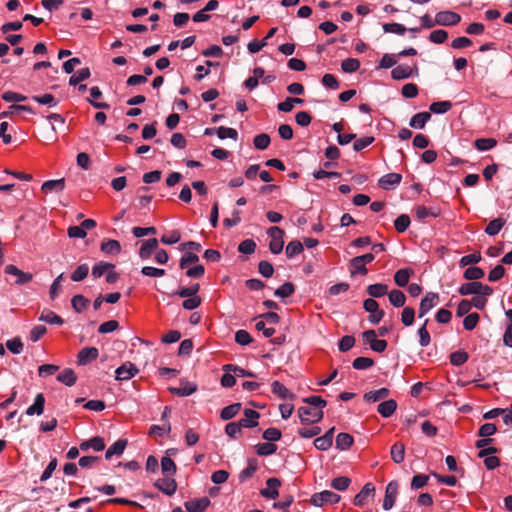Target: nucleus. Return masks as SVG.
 <instances>
[{
  "label": "nucleus",
  "instance_id": "nucleus-1",
  "mask_svg": "<svg viewBox=\"0 0 512 512\" xmlns=\"http://www.w3.org/2000/svg\"><path fill=\"white\" fill-rule=\"evenodd\" d=\"M298 415L301 422L304 423H318L323 418V410L309 407V406H301L298 408Z\"/></svg>",
  "mask_w": 512,
  "mask_h": 512
},
{
  "label": "nucleus",
  "instance_id": "nucleus-2",
  "mask_svg": "<svg viewBox=\"0 0 512 512\" xmlns=\"http://www.w3.org/2000/svg\"><path fill=\"white\" fill-rule=\"evenodd\" d=\"M267 234L271 237V241L269 243L270 251L273 254H279L283 250L284 246V231L277 226H273L267 230Z\"/></svg>",
  "mask_w": 512,
  "mask_h": 512
},
{
  "label": "nucleus",
  "instance_id": "nucleus-3",
  "mask_svg": "<svg viewBox=\"0 0 512 512\" xmlns=\"http://www.w3.org/2000/svg\"><path fill=\"white\" fill-rule=\"evenodd\" d=\"M340 499H341L340 495H338L332 491H329V490H324L322 492L313 494L311 497V503L314 506L321 507L325 504L338 503L340 501Z\"/></svg>",
  "mask_w": 512,
  "mask_h": 512
},
{
  "label": "nucleus",
  "instance_id": "nucleus-4",
  "mask_svg": "<svg viewBox=\"0 0 512 512\" xmlns=\"http://www.w3.org/2000/svg\"><path fill=\"white\" fill-rule=\"evenodd\" d=\"M439 302V295L435 292H428L420 302L418 317H424Z\"/></svg>",
  "mask_w": 512,
  "mask_h": 512
},
{
  "label": "nucleus",
  "instance_id": "nucleus-5",
  "mask_svg": "<svg viewBox=\"0 0 512 512\" xmlns=\"http://www.w3.org/2000/svg\"><path fill=\"white\" fill-rule=\"evenodd\" d=\"M398 489H399V484L395 480L390 481L387 484L386 490H385V497L383 500V509L384 510H390L394 506L396 497L398 495Z\"/></svg>",
  "mask_w": 512,
  "mask_h": 512
},
{
  "label": "nucleus",
  "instance_id": "nucleus-6",
  "mask_svg": "<svg viewBox=\"0 0 512 512\" xmlns=\"http://www.w3.org/2000/svg\"><path fill=\"white\" fill-rule=\"evenodd\" d=\"M281 481L278 478H269L266 481V488L260 490V495L266 499H276L279 496Z\"/></svg>",
  "mask_w": 512,
  "mask_h": 512
},
{
  "label": "nucleus",
  "instance_id": "nucleus-7",
  "mask_svg": "<svg viewBox=\"0 0 512 512\" xmlns=\"http://www.w3.org/2000/svg\"><path fill=\"white\" fill-rule=\"evenodd\" d=\"M374 495L375 486L368 482L363 486L361 491L355 495L353 503L356 506L362 507L368 502L369 498L374 497Z\"/></svg>",
  "mask_w": 512,
  "mask_h": 512
},
{
  "label": "nucleus",
  "instance_id": "nucleus-8",
  "mask_svg": "<svg viewBox=\"0 0 512 512\" xmlns=\"http://www.w3.org/2000/svg\"><path fill=\"white\" fill-rule=\"evenodd\" d=\"M461 21V16L452 11H440L436 14V22L442 26H454Z\"/></svg>",
  "mask_w": 512,
  "mask_h": 512
},
{
  "label": "nucleus",
  "instance_id": "nucleus-9",
  "mask_svg": "<svg viewBox=\"0 0 512 512\" xmlns=\"http://www.w3.org/2000/svg\"><path fill=\"white\" fill-rule=\"evenodd\" d=\"M154 486L168 496L174 495L177 490L175 479L169 476L156 480Z\"/></svg>",
  "mask_w": 512,
  "mask_h": 512
},
{
  "label": "nucleus",
  "instance_id": "nucleus-10",
  "mask_svg": "<svg viewBox=\"0 0 512 512\" xmlns=\"http://www.w3.org/2000/svg\"><path fill=\"white\" fill-rule=\"evenodd\" d=\"M138 368L131 362H126L116 369V379L126 381L138 373Z\"/></svg>",
  "mask_w": 512,
  "mask_h": 512
},
{
  "label": "nucleus",
  "instance_id": "nucleus-11",
  "mask_svg": "<svg viewBox=\"0 0 512 512\" xmlns=\"http://www.w3.org/2000/svg\"><path fill=\"white\" fill-rule=\"evenodd\" d=\"M210 505V499L206 496L201 498H194L184 503L188 512H203Z\"/></svg>",
  "mask_w": 512,
  "mask_h": 512
},
{
  "label": "nucleus",
  "instance_id": "nucleus-12",
  "mask_svg": "<svg viewBox=\"0 0 512 512\" xmlns=\"http://www.w3.org/2000/svg\"><path fill=\"white\" fill-rule=\"evenodd\" d=\"M180 384L181 387H169L168 390L174 395L185 397L196 392L198 388L195 383L186 380H181Z\"/></svg>",
  "mask_w": 512,
  "mask_h": 512
},
{
  "label": "nucleus",
  "instance_id": "nucleus-13",
  "mask_svg": "<svg viewBox=\"0 0 512 512\" xmlns=\"http://www.w3.org/2000/svg\"><path fill=\"white\" fill-rule=\"evenodd\" d=\"M99 355V351L95 347H85L81 349L77 355L79 365H86L95 360Z\"/></svg>",
  "mask_w": 512,
  "mask_h": 512
},
{
  "label": "nucleus",
  "instance_id": "nucleus-14",
  "mask_svg": "<svg viewBox=\"0 0 512 512\" xmlns=\"http://www.w3.org/2000/svg\"><path fill=\"white\" fill-rule=\"evenodd\" d=\"M5 273L17 277L16 284L21 285L28 283L32 280L33 276L30 273H25L18 269L15 265H7L5 267Z\"/></svg>",
  "mask_w": 512,
  "mask_h": 512
},
{
  "label": "nucleus",
  "instance_id": "nucleus-15",
  "mask_svg": "<svg viewBox=\"0 0 512 512\" xmlns=\"http://www.w3.org/2000/svg\"><path fill=\"white\" fill-rule=\"evenodd\" d=\"M401 180H402L401 174L388 173L379 179L378 184L382 189L389 190L392 187L400 184Z\"/></svg>",
  "mask_w": 512,
  "mask_h": 512
},
{
  "label": "nucleus",
  "instance_id": "nucleus-16",
  "mask_svg": "<svg viewBox=\"0 0 512 512\" xmlns=\"http://www.w3.org/2000/svg\"><path fill=\"white\" fill-rule=\"evenodd\" d=\"M65 188V179H56V180H48L45 181L42 186L41 190L48 194V193H61Z\"/></svg>",
  "mask_w": 512,
  "mask_h": 512
},
{
  "label": "nucleus",
  "instance_id": "nucleus-17",
  "mask_svg": "<svg viewBox=\"0 0 512 512\" xmlns=\"http://www.w3.org/2000/svg\"><path fill=\"white\" fill-rule=\"evenodd\" d=\"M45 397L42 393H38L35 397L34 403L26 409V415H42L44 412Z\"/></svg>",
  "mask_w": 512,
  "mask_h": 512
},
{
  "label": "nucleus",
  "instance_id": "nucleus-18",
  "mask_svg": "<svg viewBox=\"0 0 512 512\" xmlns=\"http://www.w3.org/2000/svg\"><path fill=\"white\" fill-rule=\"evenodd\" d=\"M271 390L274 395L280 399H294L295 395L279 381H274L271 384Z\"/></svg>",
  "mask_w": 512,
  "mask_h": 512
},
{
  "label": "nucleus",
  "instance_id": "nucleus-19",
  "mask_svg": "<svg viewBox=\"0 0 512 512\" xmlns=\"http://www.w3.org/2000/svg\"><path fill=\"white\" fill-rule=\"evenodd\" d=\"M260 417L259 412L252 409L244 410V418L239 421L244 426V428H254L258 425V419Z\"/></svg>",
  "mask_w": 512,
  "mask_h": 512
},
{
  "label": "nucleus",
  "instance_id": "nucleus-20",
  "mask_svg": "<svg viewBox=\"0 0 512 512\" xmlns=\"http://www.w3.org/2000/svg\"><path fill=\"white\" fill-rule=\"evenodd\" d=\"M158 248V240L156 238L148 239L145 242H143L140 250H139V257L143 260H146L150 258L153 251H155Z\"/></svg>",
  "mask_w": 512,
  "mask_h": 512
},
{
  "label": "nucleus",
  "instance_id": "nucleus-21",
  "mask_svg": "<svg viewBox=\"0 0 512 512\" xmlns=\"http://www.w3.org/2000/svg\"><path fill=\"white\" fill-rule=\"evenodd\" d=\"M415 214L419 220H425L428 217L436 218L440 215V209L436 207L427 208L423 205L415 207Z\"/></svg>",
  "mask_w": 512,
  "mask_h": 512
},
{
  "label": "nucleus",
  "instance_id": "nucleus-22",
  "mask_svg": "<svg viewBox=\"0 0 512 512\" xmlns=\"http://www.w3.org/2000/svg\"><path fill=\"white\" fill-rule=\"evenodd\" d=\"M396 409H397V402L393 399H389V400H386V401L380 403L378 405L377 411L382 417L388 418L391 415H393V413L396 411Z\"/></svg>",
  "mask_w": 512,
  "mask_h": 512
},
{
  "label": "nucleus",
  "instance_id": "nucleus-23",
  "mask_svg": "<svg viewBox=\"0 0 512 512\" xmlns=\"http://www.w3.org/2000/svg\"><path fill=\"white\" fill-rule=\"evenodd\" d=\"M391 459L394 463L400 464L405 459V445L401 442H396L390 449Z\"/></svg>",
  "mask_w": 512,
  "mask_h": 512
},
{
  "label": "nucleus",
  "instance_id": "nucleus-24",
  "mask_svg": "<svg viewBox=\"0 0 512 512\" xmlns=\"http://www.w3.org/2000/svg\"><path fill=\"white\" fill-rule=\"evenodd\" d=\"M430 118L429 112H419L410 119L409 125L414 129H423Z\"/></svg>",
  "mask_w": 512,
  "mask_h": 512
},
{
  "label": "nucleus",
  "instance_id": "nucleus-25",
  "mask_svg": "<svg viewBox=\"0 0 512 512\" xmlns=\"http://www.w3.org/2000/svg\"><path fill=\"white\" fill-rule=\"evenodd\" d=\"M126 445H127L126 439L117 440L106 450L105 458L110 459L114 455H117V456L122 455L126 448Z\"/></svg>",
  "mask_w": 512,
  "mask_h": 512
},
{
  "label": "nucleus",
  "instance_id": "nucleus-26",
  "mask_svg": "<svg viewBox=\"0 0 512 512\" xmlns=\"http://www.w3.org/2000/svg\"><path fill=\"white\" fill-rule=\"evenodd\" d=\"M413 270L409 268H403L396 271L394 274V281L399 287H405L408 285L409 278L413 274Z\"/></svg>",
  "mask_w": 512,
  "mask_h": 512
},
{
  "label": "nucleus",
  "instance_id": "nucleus-27",
  "mask_svg": "<svg viewBox=\"0 0 512 512\" xmlns=\"http://www.w3.org/2000/svg\"><path fill=\"white\" fill-rule=\"evenodd\" d=\"M390 394L389 389L387 388H380L375 391H369L364 394L363 398L365 401L370 403H375L379 400L385 399Z\"/></svg>",
  "mask_w": 512,
  "mask_h": 512
},
{
  "label": "nucleus",
  "instance_id": "nucleus-28",
  "mask_svg": "<svg viewBox=\"0 0 512 512\" xmlns=\"http://www.w3.org/2000/svg\"><path fill=\"white\" fill-rule=\"evenodd\" d=\"M57 380L66 386H73L76 383L77 376L73 369L66 368L57 375Z\"/></svg>",
  "mask_w": 512,
  "mask_h": 512
},
{
  "label": "nucleus",
  "instance_id": "nucleus-29",
  "mask_svg": "<svg viewBox=\"0 0 512 512\" xmlns=\"http://www.w3.org/2000/svg\"><path fill=\"white\" fill-rule=\"evenodd\" d=\"M349 268L351 276H354L356 274L366 275L368 273L366 264H364L357 256L350 260Z\"/></svg>",
  "mask_w": 512,
  "mask_h": 512
},
{
  "label": "nucleus",
  "instance_id": "nucleus-30",
  "mask_svg": "<svg viewBox=\"0 0 512 512\" xmlns=\"http://www.w3.org/2000/svg\"><path fill=\"white\" fill-rule=\"evenodd\" d=\"M412 68L408 65H398L391 71L394 80L407 79L412 75Z\"/></svg>",
  "mask_w": 512,
  "mask_h": 512
},
{
  "label": "nucleus",
  "instance_id": "nucleus-31",
  "mask_svg": "<svg viewBox=\"0 0 512 512\" xmlns=\"http://www.w3.org/2000/svg\"><path fill=\"white\" fill-rule=\"evenodd\" d=\"M480 288H481V282L471 281V282L462 284L459 287L458 292L462 296H467V295H472V294L478 295V290Z\"/></svg>",
  "mask_w": 512,
  "mask_h": 512
},
{
  "label": "nucleus",
  "instance_id": "nucleus-32",
  "mask_svg": "<svg viewBox=\"0 0 512 512\" xmlns=\"http://www.w3.org/2000/svg\"><path fill=\"white\" fill-rule=\"evenodd\" d=\"M367 293L372 298H380L388 294V286L382 283L371 284L367 287Z\"/></svg>",
  "mask_w": 512,
  "mask_h": 512
},
{
  "label": "nucleus",
  "instance_id": "nucleus-33",
  "mask_svg": "<svg viewBox=\"0 0 512 512\" xmlns=\"http://www.w3.org/2000/svg\"><path fill=\"white\" fill-rule=\"evenodd\" d=\"M506 221L503 218H496L489 222L485 228V233L489 236L497 235L505 225Z\"/></svg>",
  "mask_w": 512,
  "mask_h": 512
},
{
  "label": "nucleus",
  "instance_id": "nucleus-34",
  "mask_svg": "<svg viewBox=\"0 0 512 512\" xmlns=\"http://www.w3.org/2000/svg\"><path fill=\"white\" fill-rule=\"evenodd\" d=\"M241 410V403H234L224 407L221 410L220 417L222 420H230L235 417Z\"/></svg>",
  "mask_w": 512,
  "mask_h": 512
},
{
  "label": "nucleus",
  "instance_id": "nucleus-35",
  "mask_svg": "<svg viewBox=\"0 0 512 512\" xmlns=\"http://www.w3.org/2000/svg\"><path fill=\"white\" fill-rule=\"evenodd\" d=\"M39 321L56 325H62L64 322L60 316L50 310H44L39 316Z\"/></svg>",
  "mask_w": 512,
  "mask_h": 512
},
{
  "label": "nucleus",
  "instance_id": "nucleus-36",
  "mask_svg": "<svg viewBox=\"0 0 512 512\" xmlns=\"http://www.w3.org/2000/svg\"><path fill=\"white\" fill-rule=\"evenodd\" d=\"M389 301L394 307H403L406 301L405 294L397 289L388 293Z\"/></svg>",
  "mask_w": 512,
  "mask_h": 512
},
{
  "label": "nucleus",
  "instance_id": "nucleus-37",
  "mask_svg": "<svg viewBox=\"0 0 512 512\" xmlns=\"http://www.w3.org/2000/svg\"><path fill=\"white\" fill-rule=\"evenodd\" d=\"M428 322H429V320L425 319L424 323L417 331V334L419 336V344L421 347H427L431 342V337L427 330Z\"/></svg>",
  "mask_w": 512,
  "mask_h": 512
},
{
  "label": "nucleus",
  "instance_id": "nucleus-38",
  "mask_svg": "<svg viewBox=\"0 0 512 512\" xmlns=\"http://www.w3.org/2000/svg\"><path fill=\"white\" fill-rule=\"evenodd\" d=\"M32 100L39 104L46 105L48 107H56L59 103L58 100H56L55 97L50 93H46L43 95H34L32 96Z\"/></svg>",
  "mask_w": 512,
  "mask_h": 512
},
{
  "label": "nucleus",
  "instance_id": "nucleus-39",
  "mask_svg": "<svg viewBox=\"0 0 512 512\" xmlns=\"http://www.w3.org/2000/svg\"><path fill=\"white\" fill-rule=\"evenodd\" d=\"M303 252V244L298 240H293L288 243L285 249L286 256L288 258H294Z\"/></svg>",
  "mask_w": 512,
  "mask_h": 512
},
{
  "label": "nucleus",
  "instance_id": "nucleus-40",
  "mask_svg": "<svg viewBox=\"0 0 512 512\" xmlns=\"http://www.w3.org/2000/svg\"><path fill=\"white\" fill-rule=\"evenodd\" d=\"M101 251L106 254H119L121 251V245L117 240H107L102 242Z\"/></svg>",
  "mask_w": 512,
  "mask_h": 512
},
{
  "label": "nucleus",
  "instance_id": "nucleus-41",
  "mask_svg": "<svg viewBox=\"0 0 512 512\" xmlns=\"http://www.w3.org/2000/svg\"><path fill=\"white\" fill-rule=\"evenodd\" d=\"M89 304V300L87 298H85L83 295L81 294H78V295H75L73 296V298L71 299V305H72V308L77 312V313H81L83 312L87 306Z\"/></svg>",
  "mask_w": 512,
  "mask_h": 512
},
{
  "label": "nucleus",
  "instance_id": "nucleus-42",
  "mask_svg": "<svg viewBox=\"0 0 512 512\" xmlns=\"http://www.w3.org/2000/svg\"><path fill=\"white\" fill-rule=\"evenodd\" d=\"M353 444V437L348 433H339L336 437V447L340 450H347Z\"/></svg>",
  "mask_w": 512,
  "mask_h": 512
},
{
  "label": "nucleus",
  "instance_id": "nucleus-43",
  "mask_svg": "<svg viewBox=\"0 0 512 512\" xmlns=\"http://www.w3.org/2000/svg\"><path fill=\"white\" fill-rule=\"evenodd\" d=\"M161 470L163 474L167 476H173L176 474L177 467L175 462L170 457H163L161 459Z\"/></svg>",
  "mask_w": 512,
  "mask_h": 512
},
{
  "label": "nucleus",
  "instance_id": "nucleus-44",
  "mask_svg": "<svg viewBox=\"0 0 512 512\" xmlns=\"http://www.w3.org/2000/svg\"><path fill=\"white\" fill-rule=\"evenodd\" d=\"M257 471V463L255 460H249L248 461V466L243 469L240 474H239V481L241 483L247 481L248 479H250L254 474L255 472Z\"/></svg>",
  "mask_w": 512,
  "mask_h": 512
},
{
  "label": "nucleus",
  "instance_id": "nucleus-45",
  "mask_svg": "<svg viewBox=\"0 0 512 512\" xmlns=\"http://www.w3.org/2000/svg\"><path fill=\"white\" fill-rule=\"evenodd\" d=\"M497 145V141L494 138H479L474 142V146L479 151H487L494 148Z\"/></svg>",
  "mask_w": 512,
  "mask_h": 512
},
{
  "label": "nucleus",
  "instance_id": "nucleus-46",
  "mask_svg": "<svg viewBox=\"0 0 512 512\" xmlns=\"http://www.w3.org/2000/svg\"><path fill=\"white\" fill-rule=\"evenodd\" d=\"M223 370L226 372H233L236 377H255V374L253 372L245 370L233 364L224 365Z\"/></svg>",
  "mask_w": 512,
  "mask_h": 512
},
{
  "label": "nucleus",
  "instance_id": "nucleus-47",
  "mask_svg": "<svg viewBox=\"0 0 512 512\" xmlns=\"http://www.w3.org/2000/svg\"><path fill=\"white\" fill-rule=\"evenodd\" d=\"M294 291V285L291 282H285L275 290L274 295L279 298H287L290 297Z\"/></svg>",
  "mask_w": 512,
  "mask_h": 512
},
{
  "label": "nucleus",
  "instance_id": "nucleus-48",
  "mask_svg": "<svg viewBox=\"0 0 512 512\" xmlns=\"http://www.w3.org/2000/svg\"><path fill=\"white\" fill-rule=\"evenodd\" d=\"M91 73H90V69L89 68H82L80 70L77 71L76 74L72 75L69 79V84L71 86H76L78 85L80 82L88 79L90 77Z\"/></svg>",
  "mask_w": 512,
  "mask_h": 512
},
{
  "label": "nucleus",
  "instance_id": "nucleus-49",
  "mask_svg": "<svg viewBox=\"0 0 512 512\" xmlns=\"http://www.w3.org/2000/svg\"><path fill=\"white\" fill-rule=\"evenodd\" d=\"M451 108L452 103L450 101L433 102L429 107L430 111L435 114H444L448 112Z\"/></svg>",
  "mask_w": 512,
  "mask_h": 512
},
{
  "label": "nucleus",
  "instance_id": "nucleus-50",
  "mask_svg": "<svg viewBox=\"0 0 512 512\" xmlns=\"http://www.w3.org/2000/svg\"><path fill=\"white\" fill-rule=\"evenodd\" d=\"M113 268H114L113 264L101 261L92 267V276L94 278H100L108 270L113 269Z\"/></svg>",
  "mask_w": 512,
  "mask_h": 512
},
{
  "label": "nucleus",
  "instance_id": "nucleus-51",
  "mask_svg": "<svg viewBox=\"0 0 512 512\" xmlns=\"http://www.w3.org/2000/svg\"><path fill=\"white\" fill-rule=\"evenodd\" d=\"M216 133L217 136L222 140L230 138L236 141L238 139V132L234 128L220 126L216 129Z\"/></svg>",
  "mask_w": 512,
  "mask_h": 512
},
{
  "label": "nucleus",
  "instance_id": "nucleus-52",
  "mask_svg": "<svg viewBox=\"0 0 512 512\" xmlns=\"http://www.w3.org/2000/svg\"><path fill=\"white\" fill-rule=\"evenodd\" d=\"M89 273V266L88 264H81L79 265L74 272L71 274V280L74 282H80L84 280Z\"/></svg>",
  "mask_w": 512,
  "mask_h": 512
},
{
  "label": "nucleus",
  "instance_id": "nucleus-53",
  "mask_svg": "<svg viewBox=\"0 0 512 512\" xmlns=\"http://www.w3.org/2000/svg\"><path fill=\"white\" fill-rule=\"evenodd\" d=\"M484 276V270L480 267H469L464 272V278L469 281H477Z\"/></svg>",
  "mask_w": 512,
  "mask_h": 512
},
{
  "label": "nucleus",
  "instance_id": "nucleus-54",
  "mask_svg": "<svg viewBox=\"0 0 512 512\" xmlns=\"http://www.w3.org/2000/svg\"><path fill=\"white\" fill-rule=\"evenodd\" d=\"M171 432V424L169 421L164 422L162 425H152L149 429V435L164 436Z\"/></svg>",
  "mask_w": 512,
  "mask_h": 512
},
{
  "label": "nucleus",
  "instance_id": "nucleus-55",
  "mask_svg": "<svg viewBox=\"0 0 512 512\" xmlns=\"http://www.w3.org/2000/svg\"><path fill=\"white\" fill-rule=\"evenodd\" d=\"M341 68L345 73L356 72L360 68V61L355 58H347L342 61Z\"/></svg>",
  "mask_w": 512,
  "mask_h": 512
},
{
  "label": "nucleus",
  "instance_id": "nucleus-56",
  "mask_svg": "<svg viewBox=\"0 0 512 512\" xmlns=\"http://www.w3.org/2000/svg\"><path fill=\"white\" fill-rule=\"evenodd\" d=\"M277 451V446L273 443H260L256 445V452L259 456H269Z\"/></svg>",
  "mask_w": 512,
  "mask_h": 512
},
{
  "label": "nucleus",
  "instance_id": "nucleus-57",
  "mask_svg": "<svg viewBox=\"0 0 512 512\" xmlns=\"http://www.w3.org/2000/svg\"><path fill=\"white\" fill-rule=\"evenodd\" d=\"M410 225V218L407 214H401L394 221L395 229L398 233H403Z\"/></svg>",
  "mask_w": 512,
  "mask_h": 512
},
{
  "label": "nucleus",
  "instance_id": "nucleus-58",
  "mask_svg": "<svg viewBox=\"0 0 512 512\" xmlns=\"http://www.w3.org/2000/svg\"><path fill=\"white\" fill-rule=\"evenodd\" d=\"M469 356L465 351H455L450 354V363L454 366H461L467 362Z\"/></svg>",
  "mask_w": 512,
  "mask_h": 512
},
{
  "label": "nucleus",
  "instance_id": "nucleus-59",
  "mask_svg": "<svg viewBox=\"0 0 512 512\" xmlns=\"http://www.w3.org/2000/svg\"><path fill=\"white\" fill-rule=\"evenodd\" d=\"M244 426L240 421L230 422L225 426V433L232 439H235L240 433Z\"/></svg>",
  "mask_w": 512,
  "mask_h": 512
},
{
  "label": "nucleus",
  "instance_id": "nucleus-60",
  "mask_svg": "<svg viewBox=\"0 0 512 512\" xmlns=\"http://www.w3.org/2000/svg\"><path fill=\"white\" fill-rule=\"evenodd\" d=\"M199 289H200V286H199V284L196 283L189 287L180 288L177 292H175V295H178L181 298L198 296L197 292L199 291Z\"/></svg>",
  "mask_w": 512,
  "mask_h": 512
},
{
  "label": "nucleus",
  "instance_id": "nucleus-61",
  "mask_svg": "<svg viewBox=\"0 0 512 512\" xmlns=\"http://www.w3.org/2000/svg\"><path fill=\"white\" fill-rule=\"evenodd\" d=\"M374 365V360L368 357H357L354 359L352 366L357 370H364L372 367Z\"/></svg>",
  "mask_w": 512,
  "mask_h": 512
},
{
  "label": "nucleus",
  "instance_id": "nucleus-62",
  "mask_svg": "<svg viewBox=\"0 0 512 512\" xmlns=\"http://www.w3.org/2000/svg\"><path fill=\"white\" fill-rule=\"evenodd\" d=\"M351 483L350 478L346 476H340L332 480L331 487L338 491H345Z\"/></svg>",
  "mask_w": 512,
  "mask_h": 512
},
{
  "label": "nucleus",
  "instance_id": "nucleus-63",
  "mask_svg": "<svg viewBox=\"0 0 512 512\" xmlns=\"http://www.w3.org/2000/svg\"><path fill=\"white\" fill-rule=\"evenodd\" d=\"M6 347L13 354H20L23 350V343L19 337H14L7 340Z\"/></svg>",
  "mask_w": 512,
  "mask_h": 512
},
{
  "label": "nucleus",
  "instance_id": "nucleus-64",
  "mask_svg": "<svg viewBox=\"0 0 512 512\" xmlns=\"http://www.w3.org/2000/svg\"><path fill=\"white\" fill-rule=\"evenodd\" d=\"M415 311L412 307H405L401 313V322L404 326H411L414 323Z\"/></svg>",
  "mask_w": 512,
  "mask_h": 512
}]
</instances>
